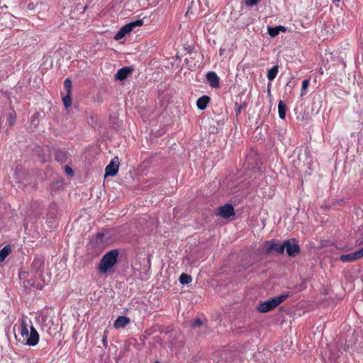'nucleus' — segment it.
Returning a JSON list of instances; mask_svg holds the SVG:
<instances>
[{
	"label": "nucleus",
	"instance_id": "f257e3e1",
	"mask_svg": "<svg viewBox=\"0 0 363 363\" xmlns=\"http://www.w3.org/2000/svg\"><path fill=\"white\" fill-rule=\"evenodd\" d=\"M21 335L23 342L28 346H35L39 342V334L33 325L32 321L26 315L20 319Z\"/></svg>",
	"mask_w": 363,
	"mask_h": 363
},
{
	"label": "nucleus",
	"instance_id": "f03ea898",
	"mask_svg": "<svg viewBox=\"0 0 363 363\" xmlns=\"http://www.w3.org/2000/svg\"><path fill=\"white\" fill-rule=\"evenodd\" d=\"M118 256V250H111L106 253L101 259L99 266L100 273H106L116 263Z\"/></svg>",
	"mask_w": 363,
	"mask_h": 363
},
{
	"label": "nucleus",
	"instance_id": "7ed1b4c3",
	"mask_svg": "<svg viewBox=\"0 0 363 363\" xmlns=\"http://www.w3.org/2000/svg\"><path fill=\"white\" fill-rule=\"evenodd\" d=\"M286 295H281L262 302L259 304L257 310L261 313L269 312L282 303L286 298Z\"/></svg>",
	"mask_w": 363,
	"mask_h": 363
},
{
	"label": "nucleus",
	"instance_id": "20e7f679",
	"mask_svg": "<svg viewBox=\"0 0 363 363\" xmlns=\"http://www.w3.org/2000/svg\"><path fill=\"white\" fill-rule=\"evenodd\" d=\"M262 250L266 253L276 252L278 253H283L284 252V242L279 244L274 241H266L262 245Z\"/></svg>",
	"mask_w": 363,
	"mask_h": 363
},
{
	"label": "nucleus",
	"instance_id": "39448f33",
	"mask_svg": "<svg viewBox=\"0 0 363 363\" xmlns=\"http://www.w3.org/2000/svg\"><path fill=\"white\" fill-rule=\"evenodd\" d=\"M284 250L289 256L294 257L300 252V247L294 239H291L284 242Z\"/></svg>",
	"mask_w": 363,
	"mask_h": 363
},
{
	"label": "nucleus",
	"instance_id": "423d86ee",
	"mask_svg": "<svg viewBox=\"0 0 363 363\" xmlns=\"http://www.w3.org/2000/svg\"><path fill=\"white\" fill-rule=\"evenodd\" d=\"M118 168H119L118 158L117 157H116L106 166L105 177L115 176L118 172Z\"/></svg>",
	"mask_w": 363,
	"mask_h": 363
},
{
	"label": "nucleus",
	"instance_id": "0eeeda50",
	"mask_svg": "<svg viewBox=\"0 0 363 363\" xmlns=\"http://www.w3.org/2000/svg\"><path fill=\"white\" fill-rule=\"evenodd\" d=\"M218 214L224 218H228L234 215V208L230 204H225L218 209Z\"/></svg>",
	"mask_w": 363,
	"mask_h": 363
},
{
	"label": "nucleus",
	"instance_id": "6e6552de",
	"mask_svg": "<svg viewBox=\"0 0 363 363\" xmlns=\"http://www.w3.org/2000/svg\"><path fill=\"white\" fill-rule=\"evenodd\" d=\"M143 25V21L142 20H136L125 25L121 28V30L125 35H127L130 33L135 28L142 26Z\"/></svg>",
	"mask_w": 363,
	"mask_h": 363
},
{
	"label": "nucleus",
	"instance_id": "1a4fd4ad",
	"mask_svg": "<svg viewBox=\"0 0 363 363\" xmlns=\"http://www.w3.org/2000/svg\"><path fill=\"white\" fill-rule=\"evenodd\" d=\"M206 78L212 87H219V77L214 72H209L206 74Z\"/></svg>",
	"mask_w": 363,
	"mask_h": 363
},
{
	"label": "nucleus",
	"instance_id": "9d476101",
	"mask_svg": "<svg viewBox=\"0 0 363 363\" xmlns=\"http://www.w3.org/2000/svg\"><path fill=\"white\" fill-rule=\"evenodd\" d=\"M132 69L130 67H123L120 69L115 75L116 80H124L131 73Z\"/></svg>",
	"mask_w": 363,
	"mask_h": 363
},
{
	"label": "nucleus",
	"instance_id": "9b49d317",
	"mask_svg": "<svg viewBox=\"0 0 363 363\" xmlns=\"http://www.w3.org/2000/svg\"><path fill=\"white\" fill-rule=\"evenodd\" d=\"M359 258H361L360 252H359V250H357L351 254L343 255L340 256V259L342 262H353Z\"/></svg>",
	"mask_w": 363,
	"mask_h": 363
},
{
	"label": "nucleus",
	"instance_id": "f8f14e48",
	"mask_svg": "<svg viewBox=\"0 0 363 363\" xmlns=\"http://www.w3.org/2000/svg\"><path fill=\"white\" fill-rule=\"evenodd\" d=\"M130 323V319L125 316H119L114 323L116 328H123Z\"/></svg>",
	"mask_w": 363,
	"mask_h": 363
},
{
	"label": "nucleus",
	"instance_id": "ddd939ff",
	"mask_svg": "<svg viewBox=\"0 0 363 363\" xmlns=\"http://www.w3.org/2000/svg\"><path fill=\"white\" fill-rule=\"evenodd\" d=\"M280 31L285 32L286 31L285 27H284L282 26H279L277 27H269L268 28V34L271 37H273V38L278 35L279 33H280Z\"/></svg>",
	"mask_w": 363,
	"mask_h": 363
},
{
	"label": "nucleus",
	"instance_id": "4468645a",
	"mask_svg": "<svg viewBox=\"0 0 363 363\" xmlns=\"http://www.w3.org/2000/svg\"><path fill=\"white\" fill-rule=\"evenodd\" d=\"M210 101V98L207 96H203L200 97L196 102V105L199 109L203 110L206 108L208 102Z\"/></svg>",
	"mask_w": 363,
	"mask_h": 363
},
{
	"label": "nucleus",
	"instance_id": "2eb2a0df",
	"mask_svg": "<svg viewBox=\"0 0 363 363\" xmlns=\"http://www.w3.org/2000/svg\"><path fill=\"white\" fill-rule=\"evenodd\" d=\"M11 248L9 245H6L4 247L0 250V262H2L4 261V259L6 258V257L11 253Z\"/></svg>",
	"mask_w": 363,
	"mask_h": 363
},
{
	"label": "nucleus",
	"instance_id": "dca6fc26",
	"mask_svg": "<svg viewBox=\"0 0 363 363\" xmlns=\"http://www.w3.org/2000/svg\"><path fill=\"white\" fill-rule=\"evenodd\" d=\"M286 106L283 101H279L278 104V112L280 118L284 119L286 116Z\"/></svg>",
	"mask_w": 363,
	"mask_h": 363
},
{
	"label": "nucleus",
	"instance_id": "f3484780",
	"mask_svg": "<svg viewBox=\"0 0 363 363\" xmlns=\"http://www.w3.org/2000/svg\"><path fill=\"white\" fill-rule=\"evenodd\" d=\"M278 74V67L274 66L270 69L268 70L267 77L269 80H273Z\"/></svg>",
	"mask_w": 363,
	"mask_h": 363
},
{
	"label": "nucleus",
	"instance_id": "a211bd4d",
	"mask_svg": "<svg viewBox=\"0 0 363 363\" xmlns=\"http://www.w3.org/2000/svg\"><path fill=\"white\" fill-rule=\"evenodd\" d=\"M192 281L191 277L186 274H182L179 277V281L182 284H187Z\"/></svg>",
	"mask_w": 363,
	"mask_h": 363
},
{
	"label": "nucleus",
	"instance_id": "6ab92c4d",
	"mask_svg": "<svg viewBox=\"0 0 363 363\" xmlns=\"http://www.w3.org/2000/svg\"><path fill=\"white\" fill-rule=\"evenodd\" d=\"M63 103L66 108L71 106V94L67 93V95L63 97Z\"/></svg>",
	"mask_w": 363,
	"mask_h": 363
},
{
	"label": "nucleus",
	"instance_id": "aec40b11",
	"mask_svg": "<svg viewBox=\"0 0 363 363\" xmlns=\"http://www.w3.org/2000/svg\"><path fill=\"white\" fill-rule=\"evenodd\" d=\"M65 88L66 89L68 94H71L72 90V82L69 79H66L64 83Z\"/></svg>",
	"mask_w": 363,
	"mask_h": 363
},
{
	"label": "nucleus",
	"instance_id": "412c9836",
	"mask_svg": "<svg viewBox=\"0 0 363 363\" xmlns=\"http://www.w3.org/2000/svg\"><path fill=\"white\" fill-rule=\"evenodd\" d=\"M125 34L122 31L121 28L118 31V33L115 35V40H119L124 38Z\"/></svg>",
	"mask_w": 363,
	"mask_h": 363
},
{
	"label": "nucleus",
	"instance_id": "4be33fe9",
	"mask_svg": "<svg viewBox=\"0 0 363 363\" xmlns=\"http://www.w3.org/2000/svg\"><path fill=\"white\" fill-rule=\"evenodd\" d=\"M259 0H246L245 4L248 6H252L256 5Z\"/></svg>",
	"mask_w": 363,
	"mask_h": 363
},
{
	"label": "nucleus",
	"instance_id": "5701e85b",
	"mask_svg": "<svg viewBox=\"0 0 363 363\" xmlns=\"http://www.w3.org/2000/svg\"><path fill=\"white\" fill-rule=\"evenodd\" d=\"M308 86H309V80H308V79L303 80L302 82V90L304 91V90L307 89Z\"/></svg>",
	"mask_w": 363,
	"mask_h": 363
},
{
	"label": "nucleus",
	"instance_id": "b1692460",
	"mask_svg": "<svg viewBox=\"0 0 363 363\" xmlns=\"http://www.w3.org/2000/svg\"><path fill=\"white\" fill-rule=\"evenodd\" d=\"M201 321L199 320V319H196L194 323H193V326L194 327H198V326H200L201 325Z\"/></svg>",
	"mask_w": 363,
	"mask_h": 363
},
{
	"label": "nucleus",
	"instance_id": "393cba45",
	"mask_svg": "<svg viewBox=\"0 0 363 363\" xmlns=\"http://www.w3.org/2000/svg\"><path fill=\"white\" fill-rule=\"evenodd\" d=\"M65 171H66V172H67L68 174L72 175V174H73V171H72V168H71V167H68V166H67V167H65Z\"/></svg>",
	"mask_w": 363,
	"mask_h": 363
},
{
	"label": "nucleus",
	"instance_id": "a878e982",
	"mask_svg": "<svg viewBox=\"0 0 363 363\" xmlns=\"http://www.w3.org/2000/svg\"><path fill=\"white\" fill-rule=\"evenodd\" d=\"M15 121V116H13L12 115L10 116V123L12 125Z\"/></svg>",
	"mask_w": 363,
	"mask_h": 363
},
{
	"label": "nucleus",
	"instance_id": "bb28decb",
	"mask_svg": "<svg viewBox=\"0 0 363 363\" xmlns=\"http://www.w3.org/2000/svg\"><path fill=\"white\" fill-rule=\"evenodd\" d=\"M102 342H103L104 345V346H106V345H107L106 336H104V337H103Z\"/></svg>",
	"mask_w": 363,
	"mask_h": 363
},
{
	"label": "nucleus",
	"instance_id": "cd10ccee",
	"mask_svg": "<svg viewBox=\"0 0 363 363\" xmlns=\"http://www.w3.org/2000/svg\"><path fill=\"white\" fill-rule=\"evenodd\" d=\"M359 252H360V257H363V247L360 250H359Z\"/></svg>",
	"mask_w": 363,
	"mask_h": 363
},
{
	"label": "nucleus",
	"instance_id": "c85d7f7f",
	"mask_svg": "<svg viewBox=\"0 0 363 363\" xmlns=\"http://www.w3.org/2000/svg\"><path fill=\"white\" fill-rule=\"evenodd\" d=\"M222 53H223V51H222V50L220 49V54L221 55Z\"/></svg>",
	"mask_w": 363,
	"mask_h": 363
}]
</instances>
